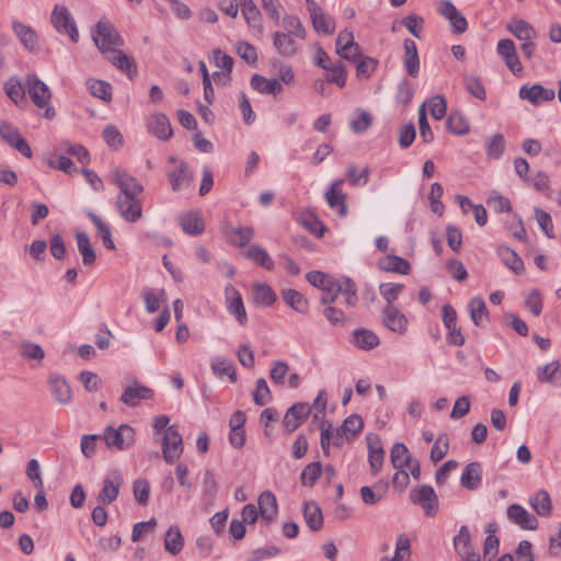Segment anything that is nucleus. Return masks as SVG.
Instances as JSON below:
<instances>
[{
    "mask_svg": "<svg viewBox=\"0 0 561 561\" xmlns=\"http://www.w3.org/2000/svg\"><path fill=\"white\" fill-rule=\"evenodd\" d=\"M27 94L38 110H44L43 117L53 119L56 111L51 106V91L35 73L26 75Z\"/></svg>",
    "mask_w": 561,
    "mask_h": 561,
    "instance_id": "f257e3e1",
    "label": "nucleus"
},
{
    "mask_svg": "<svg viewBox=\"0 0 561 561\" xmlns=\"http://www.w3.org/2000/svg\"><path fill=\"white\" fill-rule=\"evenodd\" d=\"M92 39L101 54L106 49L124 46L125 42L114 25L101 19L91 30Z\"/></svg>",
    "mask_w": 561,
    "mask_h": 561,
    "instance_id": "f03ea898",
    "label": "nucleus"
},
{
    "mask_svg": "<svg viewBox=\"0 0 561 561\" xmlns=\"http://www.w3.org/2000/svg\"><path fill=\"white\" fill-rule=\"evenodd\" d=\"M50 23L57 33L68 35L73 44L79 42L80 35L76 20L66 5H54L50 13Z\"/></svg>",
    "mask_w": 561,
    "mask_h": 561,
    "instance_id": "7ed1b4c3",
    "label": "nucleus"
},
{
    "mask_svg": "<svg viewBox=\"0 0 561 561\" xmlns=\"http://www.w3.org/2000/svg\"><path fill=\"white\" fill-rule=\"evenodd\" d=\"M139 194H118L116 208L122 218L130 224L137 222L142 217V205L138 198Z\"/></svg>",
    "mask_w": 561,
    "mask_h": 561,
    "instance_id": "20e7f679",
    "label": "nucleus"
},
{
    "mask_svg": "<svg viewBox=\"0 0 561 561\" xmlns=\"http://www.w3.org/2000/svg\"><path fill=\"white\" fill-rule=\"evenodd\" d=\"M104 440L110 448L126 449L135 440L134 430L127 424H122L118 428L107 426L104 431Z\"/></svg>",
    "mask_w": 561,
    "mask_h": 561,
    "instance_id": "39448f33",
    "label": "nucleus"
},
{
    "mask_svg": "<svg viewBox=\"0 0 561 561\" xmlns=\"http://www.w3.org/2000/svg\"><path fill=\"white\" fill-rule=\"evenodd\" d=\"M306 8L310 14V19L316 32H322L328 35L334 32V19L327 14L314 0H306Z\"/></svg>",
    "mask_w": 561,
    "mask_h": 561,
    "instance_id": "423d86ee",
    "label": "nucleus"
},
{
    "mask_svg": "<svg viewBox=\"0 0 561 561\" xmlns=\"http://www.w3.org/2000/svg\"><path fill=\"white\" fill-rule=\"evenodd\" d=\"M183 451V439L174 426H169L164 433L162 442L163 459L168 463H173Z\"/></svg>",
    "mask_w": 561,
    "mask_h": 561,
    "instance_id": "0eeeda50",
    "label": "nucleus"
},
{
    "mask_svg": "<svg viewBox=\"0 0 561 561\" xmlns=\"http://www.w3.org/2000/svg\"><path fill=\"white\" fill-rule=\"evenodd\" d=\"M0 137L24 157L32 158L33 152L31 150V147L28 146L25 138L21 135L19 129L13 125L5 122H1Z\"/></svg>",
    "mask_w": 561,
    "mask_h": 561,
    "instance_id": "6e6552de",
    "label": "nucleus"
},
{
    "mask_svg": "<svg viewBox=\"0 0 561 561\" xmlns=\"http://www.w3.org/2000/svg\"><path fill=\"white\" fill-rule=\"evenodd\" d=\"M226 308L229 314L233 316L240 325L248 321L243 299L239 290L231 284L225 287Z\"/></svg>",
    "mask_w": 561,
    "mask_h": 561,
    "instance_id": "1a4fd4ad",
    "label": "nucleus"
},
{
    "mask_svg": "<svg viewBox=\"0 0 561 561\" xmlns=\"http://www.w3.org/2000/svg\"><path fill=\"white\" fill-rule=\"evenodd\" d=\"M102 56L114 67L124 71L128 78L133 79L137 73L135 59L126 55L119 47L106 49Z\"/></svg>",
    "mask_w": 561,
    "mask_h": 561,
    "instance_id": "9d476101",
    "label": "nucleus"
},
{
    "mask_svg": "<svg viewBox=\"0 0 561 561\" xmlns=\"http://www.w3.org/2000/svg\"><path fill=\"white\" fill-rule=\"evenodd\" d=\"M363 419L356 413L351 414L335 431L334 445L341 446L345 440L354 438L363 430Z\"/></svg>",
    "mask_w": 561,
    "mask_h": 561,
    "instance_id": "9b49d317",
    "label": "nucleus"
},
{
    "mask_svg": "<svg viewBox=\"0 0 561 561\" xmlns=\"http://www.w3.org/2000/svg\"><path fill=\"white\" fill-rule=\"evenodd\" d=\"M383 325L398 334H404L408 330V318L396 306H386L381 311Z\"/></svg>",
    "mask_w": 561,
    "mask_h": 561,
    "instance_id": "f8f14e48",
    "label": "nucleus"
},
{
    "mask_svg": "<svg viewBox=\"0 0 561 561\" xmlns=\"http://www.w3.org/2000/svg\"><path fill=\"white\" fill-rule=\"evenodd\" d=\"M556 96V92L553 89L545 88L541 84L534 85H522L519 89V98L522 100H527L533 105H540L545 102L552 101Z\"/></svg>",
    "mask_w": 561,
    "mask_h": 561,
    "instance_id": "ddd939ff",
    "label": "nucleus"
},
{
    "mask_svg": "<svg viewBox=\"0 0 561 561\" xmlns=\"http://www.w3.org/2000/svg\"><path fill=\"white\" fill-rule=\"evenodd\" d=\"M112 181L119 188V194H141L144 192L141 183L124 169L115 168Z\"/></svg>",
    "mask_w": 561,
    "mask_h": 561,
    "instance_id": "4468645a",
    "label": "nucleus"
},
{
    "mask_svg": "<svg viewBox=\"0 0 561 561\" xmlns=\"http://www.w3.org/2000/svg\"><path fill=\"white\" fill-rule=\"evenodd\" d=\"M153 390L147 386L134 382V385L127 386L121 396V401L127 407L135 408L144 400L153 398Z\"/></svg>",
    "mask_w": 561,
    "mask_h": 561,
    "instance_id": "2eb2a0df",
    "label": "nucleus"
},
{
    "mask_svg": "<svg viewBox=\"0 0 561 561\" xmlns=\"http://www.w3.org/2000/svg\"><path fill=\"white\" fill-rule=\"evenodd\" d=\"M343 180H335L325 192V201L340 217L347 215L346 194L342 192Z\"/></svg>",
    "mask_w": 561,
    "mask_h": 561,
    "instance_id": "dca6fc26",
    "label": "nucleus"
},
{
    "mask_svg": "<svg viewBox=\"0 0 561 561\" xmlns=\"http://www.w3.org/2000/svg\"><path fill=\"white\" fill-rule=\"evenodd\" d=\"M311 412V408L307 403H295L285 413L283 424L287 432L296 431L304 420H306Z\"/></svg>",
    "mask_w": 561,
    "mask_h": 561,
    "instance_id": "f3484780",
    "label": "nucleus"
},
{
    "mask_svg": "<svg viewBox=\"0 0 561 561\" xmlns=\"http://www.w3.org/2000/svg\"><path fill=\"white\" fill-rule=\"evenodd\" d=\"M12 30L15 36L19 38L22 46L30 53H34L38 48V35L37 32L18 20L12 21Z\"/></svg>",
    "mask_w": 561,
    "mask_h": 561,
    "instance_id": "a211bd4d",
    "label": "nucleus"
},
{
    "mask_svg": "<svg viewBox=\"0 0 561 561\" xmlns=\"http://www.w3.org/2000/svg\"><path fill=\"white\" fill-rule=\"evenodd\" d=\"M496 51L504 59L505 65L514 75L523 70L522 64L516 53L515 44L512 39L503 38L499 41Z\"/></svg>",
    "mask_w": 561,
    "mask_h": 561,
    "instance_id": "6ab92c4d",
    "label": "nucleus"
},
{
    "mask_svg": "<svg viewBox=\"0 0 561 561\" xmlns=\"http://www.w3.org/2000/svg\"><path fill=\"white\" fill-rule=\"evenodd\" d=\"M366 439L368 445V462L371 473L376 476L382 468L385 451L377 435L368 434Z\"/></svg>",
    "mask_w": 561,
    "mask_h": 561,
    "instance_id": "aec40b11",
    "label": "nucleus"
},
{
    "mask_svg": "<svg viewBox=\"0 0 561 561\" xmlns=\"http://www.w3.org/2000/svg\"><path fill=\"white\" fill-rule=\"evenodd\" d=\"M150 133L161 140H168L172 136L171 123L165 114H152L147 122Z\"/></svg>",
    "mask_w": 561,
    "mask_h": 561,
    "instance_id": "412c9836",
    "label": "nucleus"
},
{
    "mask_svg": "<svg viewBox=\"0 0 561 561\" xmlns=\"http://www.w3.org/2000/svg\"><path fill=\"white\" fill-rule=\"evenodd\" d=\"M536 376L539 382L551 383L554 387L561 388V365L559 360H552L546 365L538 366Z\"/></svg>",
    "mask_w": 561,
    "mask_h": 561,
    "instance_id": "4be33fe9",
    "label": "nucleus"
},
{
    "mask_svg": "<svg viewBox=\"0 0 561 561\" xmlns=\"http://www.w3.org/2000/svg\"><path fill=\"white\" fill-rule=\"evenodd\" d=\"M404 57L403 65L409 76L416 78L420 73V59L416 44L413 39L405 38L403 42Z\"/></svg>",
    "mask_w": 561,
    "mask_h": 561,
    "instance_id": "5701e85b",
    "label": "nucleus"
},
{
    "mask_svg": "<svg viewBox=\"0 0 561 561\" xmlns=\"http://www.w3.org/2000/svg\"><path fill=\"white\" fill-rule=\"evenodd\" d=\"M8 98L18 106L26 103V80L22 82L18 77H10L3 85Z\"/></svg>",
    "mask_w": 561,
    "mask_h": 561,
    "instance_id": "b1692460",
    "label": "nucleus"
},
{
    "mask_svg": "<svg viewBox=\"0 0 561 561\" xmlns=\"http://www.w3.org/2000/svg\"><path fill=\"white\" fill-rule=\"evenodd\" d=\"M295 36L280 31L273 34V46L283 57H291L298 51V44Z\"/></svg>",
    "mask_w": 561,
    "mask_h": 561,
    "instance_id": "393cba45",
    "label": "nucleus"
},
{
    "mask_svg": "<svg viewBox=\"0 0 561 561\" xmlns=\"http://www.w3.org/2000/svg\"><path fill=\"white\" fill-rule=\"evenodd\" d=\"M351 343L363 351H370L380 344L378 335L368 329H355L352 332Z\"/></svg>",
    "mask_w": 561,
    "mask_h": 561,
    "instance_id": "a878e982",
    "label": "nucleus"
},
{
    "mask_svg": "<svg viewBox=\"0 0 561 561\" xmlns=\"http://www.w3.org/2000/svg\"><path fill=\"white\" fill-rule=\"evenodd\" d=\"M122 485V477L118 472H113L105 478L103 488L99 493V501L103 504L112 503L116 500L119 488Z\"/></svg>",
    "mask_w": 561,
    "mask_h": 561,
    "instance_id": "bb28decb",
    "label": "nucleus"
},
{
    "mask_svg": "<svg viewBox=\"0 0 561 561\" xmlns=\"http://www.w3.org/2000/svg\"><path fill=\"white\" fill-rule=\"evenodd\" d=\"M411 496L427 514H431L437 507V496L434 489L430 485H422L417 490L412 491Z\"/></svg>",
    "mask_w": 561,
    "mask_h": 561,
    "instance_id": "cd10ccee",
    "label": "nucleus"
},
{
    "mask_svg": "<svg viewBox=\"0 0 561 561\" xmlns=\"http://www.w3.org/2000/svg\"><path fill=\"white\" fill-rule=\"evenodd\" d=\"M224 233L231 244L242 248L253 239L254 229L252 227L234 228L232 226H226Z\"/></svg>",
    "mask_w": 561,
    "mask_h": 561,
    "instance_id": "c85d7f7f",
    "label": "nucleus"
},
{
    "mask_svg": "<svg viewBox=\"0 0 561 561\" xmlns=\"http://www.w3.org/2000/svg\"><path fill=\"white\" fill-rule=\"evenodd\" d=\"M259 514L265 523L273 522L277 514V500L271 491H264L259 496Z\"/></svg>",
    "mask_w": 561,
    "mask_h": 561,
    "instance_id": "c756f323",
    "label": "nucleus"
},
{
    "mask_svg": "<svg viewBox=\"0 0 561 561\" xmlns=\"http://www.w3.org/2000/svg\"><path fill=\"white\" fill-rule=\"evenodd\" d=\"M171 187L174 192L186 188L193 180V173L188 170L185 162H180L174 171L168 174Z\"/></svg>",
    "mask_w": 561,
    "mask_h": 561,
    "instance_id": "7c9ffc66",
    "label": "nucleus"
},
{
    "mask_svg": "<svg viewBox=\"0 0 561 561\" xmlns=\"http://www.w3.org/2000/svg\"><path fill=\"white\" fill-rule=\"evenodd\" d=\"M481 465L477 461L467 465L462 471L460 483L467 490H476L480 486L482 481Z\"/></svg>",
    "mask_w": 561,
    "mask_h": 561,
    "instance_id": "2f4dec72",
    "label": "nucleus"
},
{
    "mask_svg": "<svg viewBox=\"0 0 561 561\" xmlns=\"http://www.w3.org/2000/svg\"><path fill=\"white\" fill-rule=\"evenodd\" d=\"M496 253L501 261L515 274L524 272V262L520 256L510 247L501 244L496 248Z\"/></svg>",
    "mask_w": 561,
    "mask_h": 561,
    "instance_id": "473e14b6",
    "label": "nucleus"
},
{
    "mask_svg": "<svg viewBox=\"0 0 561 561\" xmlns=\"http://www.w3.org/2000/svg\"><path fill=\"white\" fill-rule=\"evenodd\" d=\"M251 87L262 94H278L283 90L279 80L275 78H265L261 75H254L251 78Z\"/></svg>",
    "mask_w": 561,
    "mask_h": 561,
    "instance_id": "72a5a7b5",
    "label": "nucleus"
},
{
    "mask_svg": "<svg viewBox=\"0 0 561 561\" xmlns=\"http://www.w3.org/2000/svg\"><path fill=\"white\" fill-rule=\"evenodd\" d=\"M379 268L385 272L398 273L402 275L409 274L411 266L410 263L398 255H386L379 260Z\"/></svg>",
    "mask_w": 561,
    "mask_h": 561,
    "instance_id": "f704fd0d",
    "label": "nucleus"
},
{
    "mask_svg": "<svg viewBox=\"0 0 561 561\" xmlns=\"http://www.w3.org/2000/svg\"><path fill=\"white\" fill-rule=\"evenodd\" d=\"M472 322L480 328L485 327L489 321V312L484 300L481 297H473L468 305Z\"/></svg>",
    "mask_w": 561,
    "mask_h": 561,
    "instance_id": "c9c22d12",
    "label": "nucleus"
},
{
    "mask_svg": "<svg viewBox=\"0 0 561 561\" xmlns=\"http://www.w3.org/2000/svg\"><path fill=\"white\" fill-rule=\"evenodd\" d=\"M508 519L520 526H536L537 517L518 504H512L507 507Z\"/></svg>",
    "mask_w": 561,
    "mask_h": 561,
    "instance_id": "e433bc0d",
    "label": "nucleus"
},
{
    "mask_svg": "<svg viewBox=\"0 0 561 561\" xmlns=\"http://www.w3.org/2000/svg\"><path fill=\"white\" fill-rule=\"evenodd\" d=\"M280 295L285 304L293 308L295 311L302 314L308 311V300L298 290L285 288L280 291Z\"/></svg>",
    "mask_w": 561,
    "mask_h": 561,
    "instance_id": "4c0bfd02",
    "label": "nucleus"
},
{
    "mask_svg": "<svg viewBox=\"0 0 561 561\" xmlns=\"http://www.w3.org/2000/svg\"><path fill=\"white\" fill-rule=\"evenodd\" d=\"M49 383L51 392L58 403L66 405L71 401V390L65 379L59 376H50Z\"/></svg>",
    "mask_w": 561,
    "mask_h": 561,
    "instance_id": "58836bf2",
    "label": "nucleus"
},
{
    "mask_svg": "<svg viewBox=\"0 0 561 561\" xmlns=\"http://www.w3.org/2000/svg\"><path fill=\"white\" fill-rule=\"evenodd\" d=\"M529 504L539 516H549L552 512L551 497L543 489L529 497Z\"/></svg>",
    "mask_w": 561,
    "mask_h": 561,
    "instance_id": "ea45409f",
    "label": "nucleus"
},
{
    "mask_svg": "<svg viewBox=\"0 0 561 561\" xmlns=\"http://www.w3.org/2000/svg\"><path fill=\"white\" fill-rule=\"evenodd\" d=\"M306 279L312 286L327 291H332L337 286L339 279L321 272L310 271L306 274Z\"/></svg>",
    "mask_w": 561,
    "mask_h": 561,
    "instance_id": "a19ab883",
    "label": "nucleus"
},
{
    "mask_svg": "<svg viewBox=\"0 0 561 561\" xmlns=\"http://www.w3.org/2000/svg\"><path fill=\"white\" fill-rule=\"evenodd\" d=\"M244 256L257 265L266 268L267 271H272L274 268V262L268 253L262 247L255 243L249 245L244 252Z\"/></svg>",
    "mask_w": 561,
    "mask_h": 561,
    "instance_id": "79ce46f5",
    "label": "nucleus"
},
{
    "mask_svg": "<svg viewBox=\"0 0 561 561\" xmlns=\"http://www.w3.org/2000/svg\"><path fill=\"white\" fill-rule=\"evenodd\" d=\"M76 240L83 264L92 265L96 260V253L91 245L89 236L83 231H79L76 233Z\"/></svg>",
    "mask_w": 561,
    "mask_h": 561,
    "instance_id": "37998d69",
    "label": "nucleus"
},
{
    "mask_svg": "<svg viewBox=\"0 0 561 561\" xmlns=\"http://www.w3.org/2000/svg\"><path fill=\"white\" fill-rule=\"evenodd\" d=\"M507 30L522 42H527L537 36L536 30L525 20H513L507 25Z\"/></svg>",
    "mask_w": 561,
    "mask_h": 561,
    "instance_id": "c03bdc74",
    "label": "nucleus"
},
{
    "mask_svg": "<svg viewBox=\"0 0 561 561\" xmlns=\"http://www.w3.org/2000/svg\"><path fill=\"white\" fill-rule=\"evenodd\" d=\"M388 490V482H378L373 486H362L360 496L365 504L374 505L380 501Z\"/></svg>",
    "mask_w": 561,
    "mask_h": 561,
    "instance_id": "a18cd8bd",
    "label": "nucleus"
},
{
    "mask_svg": "<svg viewBox=\"0 0 561 561\" xmlns=\"http://www.w3.org/2000/svg\"><path fill=\"white\" fill-rule=\"evenodd\" d=\"M87 215L90 218V220L92 221V224L95 226V228L103 241L104 247L110 250H114L115 243L112 238V231H111L110 226L106 222H104L102 220V218L100 216H98L96 214H94L93 211H88Z\"/></svg>",
    "mask_w": 561,
    "mask_h": 561,
    "instance_id": "49530a36",
    "label": "nucleus"
},
{
    "mask_svg": "<svg viewBox=\"0 0 561 561\" xmlns=\"http://www.w3.org/2000/svg\"><path fill=\"white\" fill-rule=\"evenodd\" d=\"M339 294L344 295V304L348 307H355L357 304V288L355 283L348 277L339 278L336 286Z\"/></svg>",
    "mask_w": 561,
    "mask_h": 561,
    "instance_id": "de8ad7c7",
    "label": "nucleus"
},
{
    "mask_svg": "<svg viewBox=\"0 0 561 561\" xmlns=\"http://www.w3.org/2000/svg\"><path fill=\"white\" fill-rule=\"evenodd\" d=\"M253 300L259 306L270 307L276 301V294L267 284H255L253 286Z\"/></svg>",
    "mask_w": 561,
    "mask_h": 561,
    "instance_id": "09e8293b",
    "label": "nucleus"
},
{
    "mask_svg": "<svg viewBox=\"0 0 561 561\" xmlns=\"http://www.w3.org/2000/svg\"><path fill=\"white\" fill-rule=\"evenodd\" d=\"M180 224L184 232L198 236L204 231V224L196 213H186L180 217Z\"/></svg>",
    "mask_w": 561,
    "mask_h": 561,
    "instance_id": "8fccbe9b",
    "label": "nucleus"
},
{
    "mask_svg": "<svg viewBox=\"0 0 561 561\" xmlns=\"http://www.w3.org/2000/svg\"><path fill=\"white\" fill-rule=\"evenodd\" d=\"M213 55H214V62H215L216 67L224 70V72H215L214 79L218 80L220 78L228 77L230 75V72L232 71V67H233L232 57H230L229 55H227L219 48L215 49L213 51Z\"/></svg>",
    "mask_w": 561,
    "mask_h": 561,
    "instance_id": "3c124183",
    "label": "nucleus"
},
{
    "mask_svg": "<svg viewBox=\"0 0 561 561\" xmlns=\"http://www.w3.org/2000/svg\"><path fill=\"white\" fill-rule=\"evenodd\" d=\"M298 221L302 227L318 237H322L327 231L325 226L318 219L314 214L310 211L301 213L298 217Z\"/></svg>",
    "mask_w": 561,
    "mask_h": 561,
    "instance_id": "603ef678",
    "label": "nucleus"
},
{
    "mask_svg": "<svg viewBox=\"0 0 561 561\" xmlns=\"http://www.w3.org/2000/svg\"><path fill=\"white\" fill-rule=\"evenodd\" d=\"M240 7L247 23L252 27L261 28V12L253 0H240Z\"/></svg>",
    "mask_w": 561,
    "mask_h": 561,
    "instance_id": "864d4df0",
    "label": "nucleus"
},
{
    "mask_svg": "<svg viewBox=\"0 0 561 561\" xmlns=\"http://www.w3.org/2000/svg\"><path fill=\"white\" fill-rule=\"evenodd\" d=\"M391 463L396 469L405 468L407 463H411V456L407 446L402 443H397L392 446L390 451Z\"/></svg>",
    "mask_w": 561,
    "mask_h": 561,
    "instance_id": "5fc2aeb1",
    "label": "nucleus"
},
{
    "mask_svg": "<svg viewBox=\"0 0 561 561\" xmlns=\"http://www.w3.org/2000/svg\"><path fill=\"white\" fill-rule=\"evenodd\" d=\"M283 27L284 33H288L289 35L295 36L298 39L304 41L306 38V30L300 21V19L296 15H285L283 18Z\"/></svg>",
    "mask_w": 561,
    "mask_h": 561,
    "instance_id": "6e6d98bb",
    "label": "nucleus"
},
{
    "mask_svg": "<svg viewBox=\"0 0 561 561\" xmlns=\"http://www.w3.org/2000/svg\"><path fill=\"white\" fill-rule=\"evenodd\" d=\"M183 536L179 528H168L164 535V548L172 554H178L183 548Z\"/></svg>",
    "mask_w": 561,
    "mask_h": 561,
    "instance_id": "4d7b16f0",
    "label": "nucleus"
},
{
    "mask_svg": "<svg viewBox=\"0 0 561 561\" xmlns=\"http://www.w3.org/2000/svg\"><path fill=\"white\" fill-rule=\"evenodd\" d=\"M90 93L103 101H110L112 99L111 84L99 79H89L87 81Z\"/></svg>",
    "mask_w": 561,
    "mask_h": 561,
    "instance_id": "13d9d810",
    "label": "nucleus"
},
{
    "mask_svg": "<svg viewBox=\"0 0 561 561\" xmlns=\"http://www.w3.org/2000/svg\"><path fill=\"white\" fill-rule=\"evenodd\" d=\"M449 450V438L446 433H442L436 438L435 443L433 444L431 448L430 458L431 460L436 463L440 461Z\"/></svg>",
    "mask_w": 561,
    "mask_h": 561,
    "instance_id": "bf43d9fd",
    "label": "nucleus"
},
{
    "mask_svg": "<svg viewBox=\"0 0 561 561\" xmlns=\"http://www.w3.org/2000/svg\"><path fill=\"white\" fill-rule=\"evenodd\" d=\"M211 369L215 375L222 376L226 375L229 377L231 382L237 381V373L234 365L225 358L217 357L211 362Z\"/></svg>",
    "mask_w": 561,
    "mask_h": 561,
    "instance_id": "052dcab7",
    "label": "nucleus"
},
{
    "mask_svg": "<svg viewBox=\"0 0 561 561\" xmlns=\"http://www.w3.org/2000/svg\"><path fill=\"white\" fill-rule=\"evenodd\" d=\"M404 289V285L397 283H382L379 285V291L386 300V306H394L393 302L399 298Z\"/></svg>",
    "mask_w": 561,
    "mask_h": 561,
    "instance_id": "680f3d73",
    "label": "nucleus"
},
{
    "mask_svg": "<svg viewBox=\"0 0 561 561\" xmlns=\"http://www.w3.org/2000/svg\"><path fill=\"white\" fill-rule=\"evenodd\" d=\"M411 556L410 539L405 535H400L396 542V551L392 559L382 558L381 561H404Z\"/></svg>",
    "mask_w": 561,
    "mask_h": 561,
    "instance_id": "e2e57ef3",
    "label": "nucleus"
},
{
    "mask_svg": "<svg viewBox=\"0 0 561 561\" xmlns=\"http://www.w3.org/2000/svg\"><path fill=\"white\" fill-rule=\"evenodd\" d=\"M447 127L455 135H465L469 131V124L460 113H451L448 116Z\"/></svg>",
    "mask_w": 561,
    "mask_h": 561,
    "instance_id": "0e129e2a",
    "label": "nucleus"
},
{
    "mask_svg": "<svg viewBox=\"0 0 561 561\" xmlns=\"http://www.w3.org/2000/svg\"><path fill=\"white\" fill-rule=\"evenodd\" d=\"M322 466L319 461H313L305 467L301 472L300 479L304 485H313L318 478L321 476Z\"/></svg>",
    "mask_w": 561,
    "mask_h": 561,
    "instance_id": "69168bd1",
    "label": "nucleus"
},
{
    "mask_svg": "<svg viewBox=\"0 0 561 561\" xmlns=\"http://www.w3.org/2000/svg\"><path fill=\"white\" fill-rule=\"evenodd\" d=\"M253 401L256 405L263 407L271 399V390L264 378H259L255 383V389L252 393Z\"/></svg>",
    "mask_w": 561,
    "mask_h": 561,
    "instance_id": "338daca9",
    "label": "nucleus"
},
{
    "mask_svg": "<svg viewBox=\"0 0 561 561\" xmlns=\"http://www.w3.org/2000/svg\"><path fill=\"white\" fill-rule=\"evenodd\" d=\"M373 123L370 114L363 110L356 111V117L351 121V128L356 134L366 131Z\"/></svg>",
    "mask_w": 561,
    "mask_h": 561,
    "instance_id": "774afa93",
    "label": "nucleus"
}]
</instances>
